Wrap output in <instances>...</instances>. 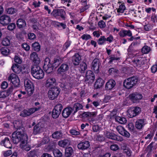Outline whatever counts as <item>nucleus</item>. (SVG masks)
I'll return each mask as SVG.
<instances>
[{
    "mask_svg": "<svg viewBox=\"0 0 157 157\" xmlns=\"http://www.w3.org/2000/svg\"><path fill=\"white\" fill-rule=\"evenodd\" d=\"M12 139L13 142L15 144H17L19 142L21 143L22 141L28 140V137L25 133L16 131L12 134Z\"/></svg>",
    "mask_w": 157,
    "mask_h": 157,
    "instance_id": "nucleus-1",
    "label": "nucleus"
},
{
    "mask_svg": "<svg viewBox=\"0 0 157 157\" xmlns=\"http://www.w3.org/2000/svg\"><path fill=\"white\" fill-rule=\"evenodd\" d=\"M138 82V79L135 77H132L125 79L123 82V86L126 88L129 89L135 85Z\"/></svg>",
    "mask_w": 157,
    "mask_h": 157,
    "instance_id": "nucleus-2",
    "label": "nucleus"
},
{
    "mask_svg": "<svg viewBox=\"0 0 157 157\" xmlns=\"http://www.w3.org/2000/svg\"><path fill=\"white\" fill-rule=\"evenodd\" d=\"M69 69V66L67 63H63L58 68L57 70V73L62 76L63 78H66L67 77L64 73L67 71Z\"/></svg>",
    "mask_w": 157,
    "mask_h": 157,
    "instance_id": "nucleus-3",
    "label": "nucleus"
},
{
    "mask_svg": "<svg viewBox=\"0 0 157 157\" xmlns=\"http://www.w3.org/2000/svg\"><path fill=\"white\" fill-rule=\"evenodd\" d=\"M59 93V89L56 87L52 88L48 92V97L50 99L53 100L57 97Z\"/></svg>",
    "mask_w": 157,
    "mask_h": 157,
    "instance_id": "nucleus-4",
    "label": "nucleus"
},
{
    "mask_svg": "<svg viewBox=\"0 0 157 157\" xmlns=\"http://www.w3.org/2000/svg\"><path fill=\"white\" fill-rule=\"evenodd\" d=\"M53 66L50 63V60L48 58H46L44 61L43 68L45 71L48 73H50L53 70Z\"/></svg>",
    "mask_w": 157,
    "mask_h": 157,
    "instance_id": "nucleus-5",
    "label": "nucleus"
},
{
    "mask_svg": "<svg viewBox=\"0 0 157 157\" xmlns=\"http://www.w3.org/2000/svg\"><path fill=\"white\" fill-rule=\"evenodd\" d=\"M24 86L25 90L29 95L32 94L33 92L34 89L33 83L28 79L24 80Z\"/></svg>",
    "mask_w": 157,
    "mask_h": 157,
    "instance_id": "nucleus-6",
    "label": "nucleus"
},
{
    "mask_svg": "<svg viewBox=\"0 0 157 157\" xmlns=\"http://www.w3.org/2000/svg\"><path fill=\"white\" fill-rule=\"evenodd\" d=\"M141 111L140 108L136 106L131 107L128 110V113L130 117H133L139 114Z\"/></svg>",
    "mask_w": 157,
    "mask_h": 157,
    "instance_id": "nucleus-7",
    "label": "nucleus"
},
{
    "mask_svg": "<svg viewBox=\"0 0 157 157\" xmlns=\"http://www.w3.org/2000/svg\"><path fill=\"white\" fill-rule=\"evenodd\" d=\"M40 109V107H35L30 108L28 110H24L21 112L20 115L23 117H26L30 115Z\"/></svg>",
    "mask_w": 157,
    "mask_h": 157,
    "instance_id": "nucleus-8",
    "label": "nucleus"
},
{
    "mask_svg": "<svg viewBox=\"0 0 157 157\" xmlns=\"http://www.w3.org/2000/svg\"><path fill=\"white\" fill-rule=\"evenodd\" d=\"M63 109L62 105L60 104H57L54 107L52 111V117L54 118H57L60 114Z\"/></svg>",
    "mask_w": 157,
    "mask_h": 157,
    "instance_id": "nucleus-9",
    "label": "nucleus"
},
{
    "mask_svg": "<svg viewBox=\"0 0 157 157\" xmlns=\"http://www.w3.org/2000/svg\"><path fill=\"white\" fill-rule=\"evenodd\" d=\"M8 80L15 86H17L20 84V81L18 77L14 74H11L8 77Z\"/></svg>",
    "mask_w": 157,
    "mask_h": 157,
    "instance_id": "nucleus-10",
    "label": "nucleus"
},
{
    "mask_svg": "<svg viewBox=\"0 0 157 157\" xmlns=\"http://www.w3.org/2000/svg\"><path fill=\"white\" fill-rule=\"evenodd\" d=\"M65 12L63 9L54 10L51 13V15L56 18H58L59 16H60L63 19L65 18Z\"/></svg>",
    "mask_w": 157,
    "mask_h": 157,
    "instance_id": "nucleus-11",
    "label": "nucleus"
},
{
    "mask_svg": "<svg viewBox=\"0 0 157 157\" xmlns=\"http://www.w3.org/2000/svg\"><path fill=\"white\" fill-rule=\"evenodd\" d=\"M105 135L106 137L109 139L120 141H122L123 140L122 137L117 136L113 133L106 132Z\"/></svg>",
    "mask_w": 157,
    "mask_h": 157,
    "instance_id": "nucleus-12",
    "label": "nucleus"
},
{
    "mask_svg": "<svg viewBox=\"0 0 157 157\" xmlns=\"http://www.w3.org/2000/svg\"><path fill=\"white\" fill-rule=\"evenodd\" d=\"M12 69L13 71L17 74H19L25 69L24 66H20L17 64H13Z\"/></svg>",
    "mask_w": 157,
    "mask_h": 157,
    "instance_id": "nucleus-13",
    "label": "nucleus"
},
{
    "mask_svg": "<svg viewBox=\"0 0 157 157\" xmlns=\"http://www.w3.org/2000/svg\"><path fill=\"white\" fill-rule=\"evenodd\" d=\"M116 129L118 132L121 135L127 138L129 137L130 134L123 127L118 126L117 127Z\"/></svg>",
    "mask_w": 157,
    "mask_h": 157,
    "instance_id": "nucleus-14",
    "label": "nucleus"
},
{
    "mask_svg": "<svg viewBox=\"0 0 157 157\" xmlns=\"http://www.w3.org/2000/svg\"><path fill=\"white\" fill-rule=\"evenodd\" d=\"M11 21L10 17L7 15H3L0 17V23L3 25H7Z\"/></svg>",
    "mask_w": 157,
    "mask_h": 157,
    "instance_id": "nucleus-15",
    "label": "nucleus"
},
{
    "mask_svg": "<svg viewBox=\"0 0 157 157\" xmlns=\"http://www.w3.org/2000/svg\"><path fill=\"white\" fill-rule=\"evenodd\" d=\"M95 79L94 75L92 72L90 70L88 71L86 73L85 78V81H89V82H93Z\"/></svg>",
    "mask_w": 157,
    "mask_h": 157,
    "instance_id": "nucleus-16",
    "label": "nucleus"
},
{
    "mask_svg": "<svg viewBox=\"0 0 157 157\" xmlns=\"http://www.w3.org/2000/svg\"><path fill=\"white\" fill-rule=\"evenodd\" d=\"M129 97L133 102L136 103L141 99L143 96L140 94L136 93L130 94Z\"/></svg>",
    "mask_w": 157,
    "mask_h": 157,
    "instance_id": "nucleus-17",
    "label": "nucleus"
},
{
    "mask_svg": "<svg viewBox=\"0 0 157 157\" xmlns=\"http://www.w3.org/2000/svg\"><path fill=\"white\" fill-rule=\"evenodd\" d=\"M146 124V121L144 119H140L137 120L136 122L135 126L138 129H141Z\"/></svg>",
    "mask_w": 157,
    "mask_h": 157,
    "instance_id": "nucleus-18",
    "label": "nucleus"
},
{
    "mask_svg": "<svg viewBox=\"0 0 157 157\" xmlns=\"http://www.w3.org/2000/svg\"><path fill=\"white\" fill-rule=\"evenodd\" d=\"M56 80L53 77H50L48 78L46 81L45 86L47 88L51 87L55 85Z\"/></svg>",
    "mask_w": 157,
    "mask_h": 157,
    "instance_id": "nucleus-19",
    "label": "nucleus"
},
{
    "mask_svg": "<svg viewBox=\"0 0 157 157\" xmlns=\"http://www.w3.org/2000/svg\"><path fill=\"white\" fill-rule=\"evenodd\" d=\"M99 66V60L96 58L94 59L92 63V68L95 73H97L98 72Z\"/></svg>",
    "mask_w": 157,
    "mask_h": 157,
    "instance_id": "nucleus-20",
    "label": "nucleus"
},
{
    "mask_svg": "<svg viewBox=\"0 0 157 157\" xmlns=\"http://www.w3.org/2000/svg\"><path fill=\"white\" fill-rule=\"evenodd\" d=\"M133 61L134 66L137 67H141L144 63L143 59L141 57L135 58Z\"/></svg>",
    "mask_w": 157,
    "mask_h": 157,
    "instance_id": "nucleus-21",
    "label": "nucleus"
},
{
    "mask_svg": "<svg viewBox=\"0 0 157 157\" xmlns=\"http://www.w3.org/2000/svg\"><path fill=\"white\" fill-rule=\"evenodd\" d=\"M30 57L35 64H39L40 62V59L36 52H33L30 55Z\"/></svg>",
    "mask_w": 157,
    "mask_h": 157,
    "instance_id": "nucleus-22",
    "label": "nucleus"
},
{
    "mask_svg": "<svg viewBox=\"0 0 157 157\" xmlns=\"http://www.w3.org/2000/svg\"><path fill=\"white\" fill-rule=\"evenodd\" d=\"M90 146L89 142L88 141H85L78 144V147L79 149L83 150L87 149L90 147Z\"/></svg>",
    "mask_w": 157,
    "mask_h": 157,
    "instance_id": "nucleus-23",
    "label": "nucleus"
},
{
    "mask_svg": "<svg viewBox=\"0 0 157 157\" xmlns=\"http://www.w3.org/2000/svg\"><path fill=\"white\" fill-rule=\"evenodd\" d=\"M73 111L72 108L67 107L63 110L62 113V116L65 118H67Z\"/></svg>",
    "mask_w": 157,
    "mask_h": 157,
    "instance_id": "nucleus-24",
    "label": "nucleus"
},
{
    "mask_svg": "<svg viewBox=\"0 0 157 157\" xmlns=\"http://www.w3.org/2000/svg\"><path fill=\"white\" fill-rule=\"evenodd\" d=\"M81 59L78 53L75 54L72 57V62L75 65H78L79 64Z\"/></svg>",
    "mask_w": 157,
    "mask_h": 157,
    "instance_id": "nucleus-25",
    "label": "nucleus"
},
{
    "mask_svg": "<svg viewBox=\"0 0 157 157\" xmlns=\"http://www.w3.org/2000/svg\"><path fill=\"white\" fill-rule=\"evenodd\" d=\"M115 82L113 80L110 79L106 83L105 88L108 90H111L115 86Z\"/></svg>",
    "mask_w": 157,
    "mask_h": 157,
    "instance_id": "nucleus-26",
    "label": "nucleus"
},
{
    "mask_svg": "<svg viewBox=\"0 0 157 157\" xmlns=\"http://www.w3.org/2000/svg\"><path fill=\"white\" fill-rule=\"evenodd\" d=\"M27 140H25L22 141L20 143V146L22 150L28 151L30 149V147L29 145L27 144Z\"/></svg>",
    "mask_w": 157,
    "mask_h": 157,
    "instance_id": "nucleus-27",
    "label": "nucleus"
},
{
    "mask_svg": "<svg viewBox=\"0 0 157 157\" xmlns=\"http://www.w3.org/2000/svg\"><path fill=\"white\" fill-rule=\"evenodd\" d=\"M1 144L7 148H11L12 147L11 144L8 137H6L1 142Z\"/></svg>",
    "mask_w": 157,
    "mask_h": 157,
    "instance_id": "nucleus-28",
    "label": "nucleus"
},
{
    "mask_svg": "<svg viewBox=\"0 0 157 157\" xmlns=\"http://www.w3.org/2000/svg\"><path fill=\"white\" fill-rule=\"evenodd\" d=\"M70 141L67 139L59 140L58 142V145L60 147H64L70 144Z\"/></svg>",
    "mask_w": 157,
    "mask_h": 157,
    "instance_id": "nucleus-29",
    "label": "nucleus"
},
{
    "mask_svg": "<svg viewBox=\"0 0 157 157\" xmlns=\"http://www.w3.org/2000/svg\"><path fill=\"white\" fill-rule=\"evenodd\" d=\"M32 75L35 78L37 79H40L43 78L44 74L43 71L42 70L38 71V72L34 74H33Z\"/></svg>",
    "mask_w": 157,
    "mask_h": 157,
    "instance_id": "nucleus-30",
    "label": "nucleus"
},
{
    "mask_svg": "<svg viewBox=\"0 0 157 157\" xmlns=\"http://www.w3.org/2000/svg\"><path fill=\"white\" fill-rule=\"evenodd\" d=\"M104 83V80L99 78L98 79L95 83V86L96 88H99L101 87Z\"/></svg>",
    "mask_w": 157,
    "mask_h": 157,
    "instance_id": "nucleus-31",
    "label": "nucleus"
},
{
    "mask_svg": "<svg viewBox=\"0 0 157 157\" xmlns=\"http://www.w3.org/2000/svg\"><path fill=\"white\" fill-rule=\"evenodd\" d=\"M63 134L60 131H56L52 135V138L57 140L60 139L62 137Z\"/></svg>",
    "mask_w": 157,
    "mask_h": 157,
    "instance_id": "nucleus-32",
    "label": "nucleus"
},
{
    "mask_svg": "<svg viewBox=\"0 0 157 157\" xmlns=\"http://www.w3.org/2000/svg\"><path fill=\"white\" fill-rule=\"evenodd\" d=\"M17 25L19 28H21L25 26L26 23L25 20L21 19H19L17 21Z\"/></svg>",
    "mask_w": 157,
    "mask_h": 157,
    "instance_id": "nucleus-33",
    "label": "nucleus"
},
{
    "mask_svg": "<svg viewBox=\"0 0 157 157\" xmlns=\"http://www.w3.org/2000/svg\"><path fill=\"white\" fill-rule=\"evenodd\" d=\"M83 107L82 105L79 103L75 104L72 108L74 114L78 110L82 109Z\"/></svg>",
    "mask_w": 157,
    "mask_h": 157,
    "instance_id": "nucleus-34",
    "label": "nucleus"
},
{
    "mask_svg": "<svg viewBox=\"0 0 157 157\" xmlns=\"http://www.w3.org/2000/svg\"><path fill=\"white\" fill-rule=\"evenodd\" d=\"M126 9V8L124 3H119V8L117 9V12L118 13H123Z\"/></svg>",
    "mask_w": 157,
    "mask_h": 157,
    "instance_id": "nucleus-35",
    "label": "nucleus"
},
{
    "mask_svg": "<svg viewBox=\"0 0 157 157\" xmlns=\"http://www.w3.org/2000/svg\"><path fill=\"white\" fill-rule=\"evenodd\" d=\"M43 129V128L40 126L39 124H37L34 127L33 133L34 135H36L42 132Z\"/></svg>",
    "mask_w": 157,
    "mask_h": 157,
    "instance_id": "nucleus-36",
    "label": "nucleus"
},
{
    "mask_svg": "<svg viewBox=\"0 0 157 157\" xmlns=\"http://www.w3.org/2000/svg\"><path fill=\"white\" fill-rule=\"evenodd\" d=\"M118 55L116 56L115 55H113L109 56V63H111L113 61L116 60H118L120 59V53L118 52Z\"/></svg>",
    "mask_w": 157,
    "mask_h": 157,
    "instance_id": "nucleus-37",
    "label": "nucleus"
},
{
    "mask_svg": "<svg viewBox=\"0 0 157 157\" xmlns=\"http://www.w3.org/2000/svg\"><path fill=\"white\" fill-rule=\"evenodd\" d=\"M115 119L116 121L121 124H124L127 122V120L125 118L119 116L116 117Z\"/></svg>",
    "mask_w": 157,
    "mask_h": 157,
    "instance_id": "nucleus-38",
    "label": "nucleus"
},
{
    "mask_svg": "<svg viewBox=\"0 0 157 157\" xmlns=\"http://www.w3.org/2000/svg\"><path fill=\"white\" fill-rule=\"evenodd\" d=\"M38 64H36L33 65L31 68L32 74L33 75V74H35L36 72H38L42 69L40 67L38 66Z\"/></svg>",
    "mask_w": 157,
    "mask_h": 157,
    "instance_id": "nucleus-39",
    "label": "nucleus"
},
{
    "mask_svg": "<svg viewBox=\"0 0 157 157\" xmlns=\"http://www.w3.org/2000/svg\"><path fill=\"white\" fill-rule=\"evenodd\" d=\"M95 115V113L94 112H85L82 113V116L84 118H89Z\"/></svg>",
    "mask_w": 157,
    "mask_h": 157,
    "instance_id": "nucleus-40",
    "label": "nucleus"
},
{
    "mask_svg": "<svg viewBox=\"0 0 157 157\" xmlns=\"http://www.w3.org/2000/svg\"><path fill=\"white\" fill-rule=\"evenodd\" d=\"M2 54L5 56L8 55L10 52V50L6 47L2 48L0 49Z\"/></svg>",
    "mask_w": 157,
    "mask_h": 157,
    "instance_id": "nucleus-41",
    "label": "nucleus"
},
{
    "mask_svg": "<svg viewBox=\"0 0 157 157\" xmlns=\"http://www.w3.org/2000/svg\"><path fill=\"white\" fill-rule=\"evenodd\" d=\"M87 68V65L85 62L82 63L80 64L79 71L81 73H83Z\"/></svg>",
    "mask_w": 157,
    "mask_h": 157,
    "instance_id": "nucleus-42",
    "label": "nucleus"
},
{
    "mask_svg": "<svg viewBox=\"0 0 157 157\" xmlns=\"http://www.w3.org/2000/svg\"><path fill=\"white\" fill-rule=\"evenodd\" d=\"M53 153L55 157H61L62 156V152L57 149L54 150Z\"/></svg>",
    "mask_w": 157,
    "mask_h": 157,
    "instance_id": "nucleus-43",
    "label": "nucleus"
},
{
    "mask_svg": "<svg viewBox=\"0 0 157 157\" xmlns=\"http://www.w3.org/2000/svg\"><path fill=\"white\" fill-rule=\"evenodd\" d=\"M106 38H105V36H101L98 40V44L99 45H103L106 42Z\"/></svg>",
    "mask_w": 157,
    "mask_h": 157,
    "instance_id": "nucleus-44",
    "label": "nucleus"
},
{
    "mask_svg": "<svg viewBox=\"0 0 157 157\" xmlns=\"http://www.w3.org/2000/svg\"><path fill=\"white\" fill-rule=\"evenodd\" d=\"M151 50V48L150 47L147 46H144L142 48V52L144 54H147Z\"/></svg>",
    "mask_w": 157,
    "mask_h": 157,
    "instance_id": "nucleus-45",
    "label": "nucleus"
},
{
    "mask_svg": "<svg viewBox=\"0 0 157 157\" xmlns=\"http://www.w3.org/2000/svg\"><path fill=\"white\" fill-rule=\"evenodd\" d=\"M32 47L36 51H38L40 50V46L38 42H36L32 44Z\"/></svg>",
    "mask_w": 157,
    "mask_h": 157,
    "instance_id": "nucleus-46",
    "label": "nucleus"
},
{
    "mask_svg": "<svg viewBox=\"0 0 157 157\" xmlns=\"http://www.w3.org/2000/svg\"><path fill=\"white\" fill-rule=\"evenodd\" d=\"M2 44L4 46H8L10 44V40L8 38H4L2 42Z\"/></svg>",
    "mask_w": 157,
    "mask_h": 157,
    "instance_id": "nucleus-47",
    "label": "nucleus"
},
{
    "mask_svg": "<svg viewBox=\"0 0 157 157\" xmlns=\"http://www.w3.org/2000/svg\"><path fill=\"white\" fill-rule=\"evenodd\" d=\"M70 133L72 135L78 136L80 134V132L78 130L74 129H71L70 130Z\"/></svg>",
    "mask_w": 157,
    "mask_h": 157,
    "instance_id": "nucleus-48",
    "label": "nucleus"
},
{
    "mask_svg": "<svg viewBox=\"0 0 157 157\" xmlns=\"http://www.w3.org/2000/svg\"><path fill=\"white\" fill-rule=\"evenodd\" d=\"M73 151V150L72 147H69L66 148L65 150V153L69 155H71Z\"/></svg>",
    "mask_w": 157,
    "mask_h": 157,
    "instance_id": "nucleus-49",
    "label": "nucleus"
},
{
    "mask_svg": "<svg viewBox=\"0 0 157 157\" xmlns=\"http://www.w3.org/2000/svg\"><path fill=\"white\" fill-rule=\"evenodd\" d=\"M9 95V93L6 91H3L0 92V98H5Z\"/></svg>",
    "mask_w": 157,
    "mask_h": 157,
    "instance_id": "nucleus-50",
    "label": "nucleus"
},
{
    "mask_svg": "<svg viewBox=\"0 0 157 157\" xmlns=\"http://www.w3.org/2000/svg\"><path fill=\"white\" fill-rule=\"evenodd\" d=\"M124 153H125L128 156H130L131 155L132 151L130 149L126 147L124 149Z\"/></svg>",
    "mask_w": 157,
    "mask_h": 157,
    "instance_id": "nucleus-51",
    "label": "nucleus"
},
{
    "mask_svg": "<svg viewBox=\"0 0 157 157\" xmlns=\"http://www.w3.org/2000/svg\"><path fill=\"white\" fill-rule=\"evenodd\" d=\"M91 38V36L90 35L88 34H84L81 36V38L82 40H87L90 39Z\"/></svg>",
    "mask_w": 157,
    "mask_h": 157,
    "instance_id": "nucleus-52",
    "label": "nucleus"
},
{
    "mask_svg": "<svg viewBox=\"0 0 157 157\" xmlns=\"http://www.w3.org/2000/svg\"><path fill=\"white\" fill-rule=\"evenodd\" d=\"M16 11V10L13 8H8L7 10V12L9 14H13L15 13Z\"/></svg>",
    "mask_w": 157,
    "mask_h": 157,
    "instance_id": "nucleus-53",
    "label": "nucleus"
},
{
    "mask_svg": "<svg viewBox=\"0 0 157 157\" xmlns=\"http://www.w3.org/2000/svg\"><path fill=\"white\" fill-rule=\"evenodd\" d=\"M154 136V134L152 133H150L147 135V136L144 137V139L150 141Z\"/></svg>",
    "mask_w": 157,
    "mask_h": 157,
    "instance_id": "nucleus-54",
    "label": "nucleus"
},
{
    "mask_svg": "<svg viewBox=\"0 0 157 157\" xmlns=\"http://www.w3.org/2000/svg\"><path fill=\"white\" fill-rule=\"evenodd\" d=\"M152 26L151 24H147L144 26V29L145 31H148L152 29Z\"/></svg>",
    "mask_w": 157,
    "mask_h": 157,
    "instance_id": "nucleus-55",
    "label": "nucleus"
},
{
    "mask_svg": "<svg viewBox=\"0 0 157 157\" xmlns=\"http://www.w3.org/2000/svg\"><path fill=\"white\" fill-rule=\"evenodd\" d=\"M28 157H38L34 151H30L27 154Z\"/></svg>",
    "mask_w": 157,
    "mask_h": 157,
    "instance_id": "nucleus-56",
    "label": "nucleus"
},
{
    "mask_svg": "<svg viewBox=\"0 0 157 157\" xmlns=\"http://www.w3.org/2000/svg\"><path fill=\"white\" fill-rule=\"evenodd\" d=\"M98 25L101 28H104L105 26V22L103 21H100L98 23Z\"/></svg>",
    "mask_w": 157,
    "mask_h": 157,
    "instance_id": "nucleus-57",
    "label": "nucleus"
},
{
    "mask_svg": "<svg viewBox=\"0 0 157 157\" xmlns=\"http://www.w3.org/2000/svg\"><path fill=\"white\" fill-rule=\"evenodd\" d=\"M12 153L11 150L4 151L3 152V154L4 156H8L10 155Z\"/></svg>",
    "mask_w": 157,
    "mask_h": 157,
    "instance_id": "nucleus-58",
    "label": "nucleus"
},
{
    "mask_svg": "<svg viewBox=\"0 0 157 157\" xmlns=\"http://www.w3.org/2000/svg\"><path fill=\"white\" fill-rule=\"evenodd\" d=\"M110 148L113 151H115L119 149V147L116 144H112L110 146Z\"/></svg>",
    "mask_w": 157,
    "mask_h": 157,
    "instance_id": "nucleus-59",
    "label": "nucleus"
},
{
    "mask_svg": "<svg viewBox=\"0 0 157 157\" xmlns=\"http://www.w3.org/2000/svg\"><path fill=\"white\" fill-rule=\"evenodd\" d=\"M118 34L120 36L124 37L126 36V30H121L119 32Z\"/></svg>",
    "mask_w": 157,
    "mask_h": 157,
    "instance_id": "nucleus-60",
    "label": "nucleus"
},
{
    "mask_svg": "<svg viewBox=\"0 0 157 157\" xmlns=\"http://www.w3.org/2000/svg\"><path fill=\"white\" fill-rule=\"evenodd\" d=\"M16 27L15 24L14 23H11L8 26V29L10 30L14 29Z\"/></svg>",
    "mask_w": 157,
    "mask_h": 157,
    "instance_id": "nucleus-61",
    "label": "nucleus"
},
{
    "mask_svg": "<svg viewBox=\"0 0 157 157\" xmlns=\"http://www.w3.org/2000/svg\"><path fill=\"white\" fill-rule=\"evenodd\" d=\"M14 60L15 62L18 63L20 64L21 62V60L18 56H15L14 58Z\"/></svg>",
    "mask_w": 157,
    "mask_h": 157,
    "instance_id": "nucleus-62",
    "label": "nucleus"
},
{
    "mask_svg": "<svg viewBox=\"0 0 157 157\" xmlns=\"http://www.w3.org/2000/svg\"><path fill=\"white\" fill-rule=\"evenodd\" d=\"M22 48L26 51H29L30 49L29 46L27 44H23L22 45Z\"/></svg>",
    "mask_w": 157,
    "mask_h": 157,
    "instance_id": "nucleus-63",
    "label": "nucleus"
},
{
    "mask_svg": "<svg viewBox=\"0 0 157 157\" xmlns=\"http://www.w3.org/2000/svg\"><path fill=\"white\" fill-rule=\"evenodd\" d=\"M151 21L153 22H157V16L154 14L152 15L151 18Z\"/></svg>",
    "mask_w": 157,
    "mask_h": 157,
    "instance_id": "nucleus-64",
    "label": "nucleus"
}]
</instances>
